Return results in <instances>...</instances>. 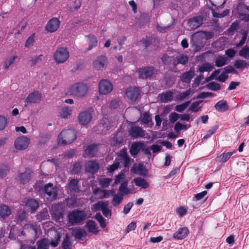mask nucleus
Returning a JSON list of instances; mask_svg holds the SVG:
<instances>
[{
  "mask_svg": "<svg viewBox=\"0 0 249 249\" xmlns=\"http://www.w3.org/2000/svg\"><path fill=\"white\" fill-rule=\"evenodd\" d=\"M87 228L89 232L95 233L97 234L98 232V231L96 227L95 222L91 220H88L86 224Z\"/></svg>",
  "mask_w": 249,
  "mask_h": 249,
  "instance_id": "2f4dec72",
  "label": "nucleus"
},
{
  "mask_svg": "<svg viewBox=\"0 0 249 249\" xmlns=\"http://www.w3.org/2000/svg\"><path fill=\"white\" fill-rule=\"evenodd\" d=\"M43 192L53 199H56L57 197L56 190L52 183H48L44 186Z\"/></svg>",
  "mask_w": 249,
  "mask_h": 249,
  "instance_id": "a211bd4d",
  "label": "nucleus"
},
{
  "mask_svg": "<svg viewBox=\"0 0 249 249\" xmlns=\"http://www.w3.org/2000/svg\"><path fill=\"white\" fill-rule=\"evenodd\" d=\"M112 180L110 178H102L100 179L99 182L103 188H106L109 185Z\"/></svg>",
  "mask_w": 249,
  "mask_h": 249,
  "instance_id": "4d7b16f0",
  "label": "nucleus"
},
{
  "mask_svg": "<svg viewBox=\"0 0 249 249\" xmlns=\"http://www.w3.org/2000/svg\"><path fill=\"white\" fill-rule=\"evenodd\" d=\"M234 153V152H229L224 153L221 154L218 158L219 159L220 161L222 162H226Z\"/></svg>",
  "mask_w": 249,
  "mask_h": 249,
  "instance_id": "49530a36",
  "label": "nucleus"
},
{
  "mask_svg": "<svg viewBox=\"0 0 249 249\" xmlns=\"http://www.w3.org/2000/svg\"><path fill=\"white\" fill-rule=\"evenodd\" d=\"M52 214L56 218L60 219L63 217L64 208L59 204H55L52 207Z\"/></svg>",
  "mask_w": 249,
  "mask_h": 249,
  "instance_id": "6ab92c4d",
  "label": "nucleus"
},
{
  "mask_svg": "<svg viewBox=\"0 0 249 249\" xmlns=\"http://www.w3.org/2000/svg\"><path fill=\"white\" fill-rule=\"evenodd\" d=\"M72 110L69 107H66L62 108L60 116L62 118H68L71 114Z\"/></svg>",
  "mask_w": 249,
  "mask_h": 249,
  "instance_id": "37998d69",
  "label": "nucleus"
},
{
  "mask_svg": "<svg viewBox=\"0 0 249 249\" xmlns=\"http://www.w3.org/2000/svg\"><path fill=\"white\" fill-rule=\"evenodd\" d=\"M85 153L89 157H94L98 152V145L96 144H91L88 145L85 149Z\"/></svg>",
  "mask_w": 249,
  "mask_h": 249,
  "instance_id": "b1692460",
  "label": "nucleus"
},
{
  "mask_svg": "<svg viewBox=\"0 0 249 249\" xmlns=\"http://www.w3.org/2000/svg\"><path fill=\"white\" fill-rule=\"evenodd\" d=\"M17 56H11L10 58H9L7 60H6L5 61L4 64L5 69H8L10 66L14 63L15 59L17 58Z\"/></svg>",
  "mask_w": 249,
  "mask_h": 249,
  "instance_id": "13d9d810",
  "label": "nucleus"
},
{
  "mask_svg": "<svg viewBox=\"0 0 249 249\" xmlns=\"http://www.w3.org/2000/svg\"><path fill=\"white\" fill-rule=\"evenodd\" d=\"M41 94L38 91H34L27 97L25 102L31 104L38 103L41 100Z\"/></svg>",
  "mask_w": 249,
  "mask_h": 249,
  "instance_id": "dca6fc26",
  "label": "nucleus"
},
{
  "mask_svg": "<svg viewBox=\"0 0 249 249\" xmlns=\"http://www.w3.org/2000/svg\"><path fill=\"white\" fill-rule=\"evenodd\" d=\"M191 103L190 101H188L184 102V103L176 106V110L179 112H182L183 111L190 105Z\"/></svg>",
  "mask_w": 249,
  "mask_h": 249,
  "instance_id": "864d4df0",
  "label": "nucleus"
},
{
  "mask_svg": "<svg viewBox=\"0 0 249 249\" xmlns=\"http://www.w3.org/2000/svg\"><path fill=\"white\" fill-rule=\"evenodd\" d=\"M202 103V101L201 100L193 102L189 107V109L194 112H198L200 108V107H198V106Z\"/></svg>",
  "mask_w": 249,
  "mask_h": 249,
  "instance_id": "603ef678",
  "label": "nucleus"
},
{
  "mask_svg": "<svg viewBox=\"0 0 249 249\" xmlns=\"http://www.w3.org/2000/svg\"><path fill=\"white\" fill-rule=\"evenodd\" d=\"M121 157L124 160V167H128L130 162V158L126 153H124Z\"/></svg>",
  "mask_w": 249,
  "mask_h": 249,
  "instance_id": "e2e57ef3",
  "label": "nucleus"
},
{
  "mask_svg": "<svg viewBox=\"0 0 249 249\" xmlns=\"http://www.w3.org/2000/svg\"><path fill=\"white\" fill-rule=\"evenodd\" d=\"M140 92L141 91L139 88L131 87L126 89L125 94L131 101L135 102L140 96Z\"/></svg>",
  "mask_w": 249,
  "mask_h": 249,
  "instance_id": "f8f14e48",
  "label": "nucleus"
},
{
  "mask_svg": "<svg viewBox=\"0 0 249 249\" xmlns=\"http://www.w3.org/2000/svg\"><path fill=\"white\" fill-rule=\"evenodd\" d=\"M107 63V57L105 56L101 55L98 57L96 59L93 61V66L96 70H101L106 67Z\"/></svg>",
  "mask_w": 249,
  "mask_h": 249,
  "instance_id": "2eb2a0df",
  "label": "nucleus"
},
{
  "mask_svg": "<svg viewBox=\"0 0 249 249\" xmlns=\"http://www.w3.org/2000/svg\"><path fill=\"white\" fill-rule=\"evenodd\" d=\"M87 217V213L83 210H75L68 213V218L71 225L81 224Z\"/></svg>",
  "mask_w": 249,
  "mask_h": 249,
  "instance_id": "7ed1b4c3",
  "label": "nucleus"
},
{
  "mask_svg": "<svg viewBox=\"0 0 249 249\" xmlns=\"http://www.w3.org/2000/svg\"><path fill=\"white\" fill-rule=\"evenodd\" d=\"M92 115L89 111L86 110L80 112L78 116L79 123L81 125H87L92 120Z\"/></svg>",
  "mask_w": 249,
  "mask_h": 249,
  "instance_id": "9b49d317",
  "label": "nucleus"
},
{
  "mask_svg": "<svg viewBox=\"0 0 249 249\" xmlns=\"http://www.w3.org/2000/svg\"><path fill=\"white\" fill-rule=\"evenodd\" d=\"M10 166L7 163L0 164V178H3L6 177L9 172Z\"/></svg>",
  "mask_w": 249,
  "mask_h": 249,
  "instance_id": "473e14b6",
  "label": "nucleus"
},
{
  "mask_svg": "<svg viewBox=\"0 0 249 249\" xmlns=\"http://www.w3.org/2000/svg\"><path fill=\"white\" fill-rule=\"evenodd\" d=\"M82 164L80 162H77L73 164L72 169L71 170L72 174H78L81 173Z\"/></svg>",
  "mask_w": 249,
  "mask_h": 249,
  "instance_id": "79ce46f5",
  "label": "nucleus"
},
{
  "mask_svg": "<svg viewBox=\"0 0 249 249\" xmlns=\"http://www.w3.org/2000/svg\"><path fill=\"white\" fill-rule=\"evenodd\" d=\"M174 25L169 24L166 26H162L160 25H158L157 26V29L158 31L161 33H165L167 31L172 29L173 28Z\"/></svg>",
  "mask_w": 249,
  "mask_h": 249,
  "instance_id": "6e6d98bb",
  "label": "nucleus"
},
{
  "mask_svg": "<svg viewBox=\"0 0 249 249\" xmlns=\"http://www.w3.org/2000/svg\"><path fill=\"white\" fill-rule=\"evenodd\" d=\"M218 129V126L217 125H215L213 126V128L209 130L206 135H205L203 138L202 140L207 139L208 138H210L211 135L214 134L216 131H217Z\"/></svg>",
  "mask_w": 249,
  "mask_h": 249,
  "instance_id": "bf43d9fd",
  "label": "nucleus"
},
{
  "mask_svg": "<svg viewBox=\"0 0 249 249\" xmlns=\"http://www.w3.org/2000/svg\"><path fill=\"white\" fill-rule=\"evenodd\" d=\"M8 119L5 116L0 115V131L4 130L8 124Z\"/></svg>",
  "mask_w": 249,
  "mask_h": 249,
  "instance_id": "de8ad7c7",
  "label": "nucleus"
},
{
  "mask_svg": "<svg viewBox=\"0 0 249 249\" xmlns=\"http://www.w3.org/2000/svg\"><path fill=\"white\" fill-rule=\"evenodd\" d=\"M213 95V94L212 92H202L197 95V96L196 97V99L206 98L212 97ZM195 98V97L194 98V99Z\"/></svg>",
  "mask_w": 249,
  "mask_h": 249,
  "instance_id": "680f3d73",
  "label": "nucleus"
},
{
  "mask_svg": "<svg viewBox=\"0 0 249 249\" xmlns=\"http://www.w3.org/2000/svg\"><path fill=\"white\" fill-rule=\"evenodd\" d=\"M144 146V143L142 142H134L132 143L130 148V153L132 156L137 155L142 148Z\"/></svg>",
  "mask_w": 249,
  "mask_h": 249,
  "instance_id": "aec40b11",
  "label": "nucleus"
},
{
  "mask_svg": "<svg viewBox=\"0 0 249 249\" xmlns=\"http://www.w3.org/2000/svg\"><path fill=\"white\" fill-rule=\"evenodd\" d=\"M30 143V139L25 136L18 137L14 142V146L18 150L26 149Z\"/></svg>",
  "mask_w": 249,
  "mask_h": 249,
  "instance_id": "6e6552de",
  "label": "nucleus"
},
{
  "mask_svg": "<svg viewBox=\"0 0 249 249\" xmlns=\"http://www.w3.org/2000/svg\"><path fill=\"white\" fill-rule=\"evenodd\" d=\"M174 92L171 90L162 93L160 95V100L162 103H168L173 100Z\"/></svg>",
  "mask_w": 249,
  "mask_h": 249,
  "instance_id": "cd10ccee",
  "label": "nucleus"
},
{
  "mask_svg": "<svg viewBox=\"0 0 249 249\" xmlns=\"http://www.w3.org/2000/svg\"><path fill=\"white\" fill-rule=\"evenodd\" d=\"M123 195L120 194L114 195L112 200V204L114 206H116L120 204L123 199Z\"/></svg>",
  "mask_w": 249,
  "mask_h": 249,
  "instance_id": "a19ab883",
  "label": "nucleus"
},
{
  "mask_svg": "<svg viewBox=\"0 0 249 249\" xmlns=\"http://www.w3.org/2000/svg\"><path fill=\"white\" fill-rule=\"evenodd\" d=\"M213 69V66L209 63H205L202 64L198 68V71L200 72L205 71L210 72Z\"/></svg>",
  "mask_w": 249,
  "mask_h": 249,
  "instance_id": "ea45409f",
  "label": "nucleus"
},
{
  "mask_svg": "<svg viewBox=\"0 0 249 249\" xmlns=\"http://www.w3.org/2000/svg\"><path fill=\"white\" fill-rule=\"evenodd\" d=\"M156 72L157 71L153 66L144 67L139 70V77L142 79H147Z\"/></svg>",
  "mask_w": 249,
  "mask_h": 249,
  "instance_id": "39448f33",
  "label": "nucleus"
},
{
  "mask_svg": "<svg viewBox=\"0 0 249 249\" xmlns=\"http://www.w3.org/2000/svg\"><path fill=\"white\" fill-rule=\"evenodd\" d=\"M33 172L30 169H26L25 172L19 174L18 178L21 184H25L29 182L31 179Z\"/></svg>",
  "mask_w": 249,
  "mask_h": 249,
  "instance_id": "f3484780",
  "label": "nucleus"
},
{
  "mask_svg": "<svg viewBox=\"0 0 249 249\" xmlns=\"http://www.w3.org/2000/svg\"><path fill=\"white\" fill-rule=\"evenodd\" d=\"M78 182L79 181L77 179L72 178L70 180L68 184V187L71 192L75 193L79 192L80 189Z\"/></svg>",
  "mask_w": 249,
  "mask_h": 249,
  "instance_id": "bb28decb",
  "label": "nucleus"
},
{
  "mask_svg": "<svg viewBox=\"0 0 249 249\" xmlns=\"http://www.w3.org/2000/svg\"><path fill=\"white\" fill-rule=\"evenodd\" d=\"M95 218L99 223L101 228H105L106 227L105 219L100 213H97L95 215Z\"/></svg>",
  "mask_w": 249,
  "mask_h": 249,
  "instance_id": "3c124183",
  "label": "nucleus"
},
{
  "mask_svg": "<svg viewBox=\"0 0 249 249\" xmlns=\"http://www.w3.org/2000/svg\"><path fill=\"white\" fill-rule=\"evenodd\" d=\"M98 89L100 94L106 95L112 90L113 86L108 80L103 79L99 83Z\"/></svg>",
  "mask_w": 249,
  "mask_h": 249,
  "instance_id": "1a4fd4ad",
  "label": "nucleus"
},
{
  "mask_svg": "<svg viewBox=\"0 0 249 249\" xmlns=\"http://www.w3.org/2000/svg\"><path fill=\"white\" fill-rule=\"evenodd\" d=\"M133 180L137 186L141 187L142 189H147L149 186V183L143 178H136Z\"/></svg>",
  "mask_w": 249,
  "mask_h": 249,
  "instance_id": "c85d7f7f",
  "label": "nucleus"
},
{
  "mask_svg": "<svg viewBox=\"0 0 249 249\" xmlns=\"http://www.w3.org/2000/svg\"><path fill=\"white\" fill-rule=\"evenodd\" d=\"M188 57L187 55L181 54L176 57V62H174V65L176 66L178 64L185 65L188 62Z\"/></svg>",
  "mask_w": 249,
  "mask_h": 249,
  "instance_id": "f704fd0d",
  "label": "nucleus"
},
{
  "mask_svg": "<svg viewBox=\"0 0 249 249\" xmlns=\"http://www.w3.org/2000/svg\"><path fill=\"white\" fill-rule=\"evenodd\" d=\"M189 232V229L187 227H181L173 234V238L176 240H182L188 236Z\"/></svg>",
  "mask_w": 249,
  "mask_h": 249,
  "instance_id": "4468645a",
  "label": "nucleus"
},
{
  "mask_svg": "<svg viewBox=\"0 0 249 249\" xmlns=\"http://www.w3.org/2000/svg\"><path fill=\"white\" fill-rule=\"evenodd\" d=\"M234 66L236 69H242L248 68L249 67V64H248L245 60H237L234 62Z\"/></svg>",
  "mask_w": 249,
  "mask_h": 249,
  "instance_id": "4c0bfd02",
  "label": "nucleus"
},
{
  "mask_svg": "<svg viewBox=\"0 0 249 249\" xmlns=\"http://www.w3.org/2000/svg\"><path fill=\"white\" fill-rule=\"evenodd\" d=\"M120 165V163L118 161L115 162L113 163L112 165H110L109 167L107 168L108 172L111 173L117 169Z\"/></svg>",
  "mask_w": 249,
  "mask_h": 249,
  "instance_id": "0e129e2a",
  "label": "nucleus"
},
{
  "mask_svg": "<svg viewBox=\"0 0 249 249\" xmlns=\"http://www.w3.org/2000/svg\"><path fill=\"white\" fill-rule=\"evenodd\" d=\"M35 41V35L34 34L30 36L26 41L25 46L27 48L30 47L31 45H33V42Z\"/></svg>",
  "mask_w": 249,
  "mask_h": 249,
  "instance_id": "774afa93",
  "label": "nucleus"
},
{
  "mask_svg": "<svg viewBox=\"0 0 249 249\" xmlns=\"http://www.w3.org/2000/svg\"><path fill=\"white\" fill-rule=\"evenodd\" d=\"M89 89V87L87 84L77 83L70 87L69 91L71 95L81 99L87 95Z\"/></svg>",
  "mask_w": 249,
  "mask_h": 249,
  "instance_id": "f257e3e1",
  "label": "nucleus"
},
{
  "mask_svg": "<svg viewBox=\"0 0 249 249\" xmlns=\"http://www.w3.org/2000/svg\"><path fill=\"white\" fill-rule=\"evenodd\" d=\"M89 47L87 49L88 51L91 50L97 45V39L96 36L93 35H89L88 36Z\"/></svg>",
  "mask_w": 249,
  "mask_h": 249,
  "instance_id": "72a5a7b5",
  "label": "nucleus"
},
{
  "mask_svg": "<svg viewBox=\"0 0 249 249\" xmlns=\"http://www.w3.org/2000/svg\"><path fill=\"white\" fill-rule=\"evenodd\" d=\"M50 244L48 240L43 238L38 240L36 242L37 248L36 249H49L48 247Z\"/></svg>",
  "mask_w": 249,
  "mask_h": 249,
  "instance_id": "e433bc0d",
  "label": "nucleus"
},
{
  "mask_svg": "<svg viewBox=\"0 0 249 249\" xmlns=\"http://www.w3.org/2000/svg\"><path fill=\"white\" fill-rule=\"evenodd\" d=\"M142 121L145 124H148L150 121L149 114L145 112H144L142 117Z\"/></svg>",
  "mask_w": 249,
  "mask_h": 249,
  "instance_id": "338daca9",
  "label": "nucleus"
},
{
  "mask_svg": "<svg viewBox=\"0 0 249 249\" xmlns=\"http://www.w3.org/2000/svg\"><path fill=\"white\" fill-rule=\"evenodd\" d=\"M195 72L192 70L183 72L180 76V81L182 82L189 84L192 79L195 76Z\"/></svg>",
  "mask_w": 249,
  "mask_h": 249,
  "instance_id": "5701e85b",
  "label": "nucleus"
},
{
  "mask_svg": "<svg viewBox=\"0 0 249 249\" xmlns=\"http://www.w3.org/2000/svg\"><path fill=\"white\" fill-rule=\"evenodd\" d=\"M239 54L246 59H249V47H244L239 51Z\"/></svg>",
  "mask_w": 249,
  "mask_h": 249,
  "instance_id": "5fc2aeb1",
  "label": "nucleus"
},
{
  "mask_svg": "<svg viewBox=\"0 0 249 249\" xmlns=\"http://www.w3.org/2000/svg\"><path fill=\"white\" fill-rule=\"evenodd\" d=\"M76 131L73 129L63 130L58 136V143L66 145L72 143L76 139Z\"/></svg>",
  "mask_w": 249,
  "mask_h": 249,
  "instance_id": "f03ea898",
  "label": "nucleus"
},
{
  "mask_svg": "<svg viewBox=\"0 0 249 249\" xmlns=\"http://www.w3.org/2000/svg\"><path fill=\"white\" fill-rule=\"evenodd\" d=\"M192 90L190 89H187L185 91L180 92L177 96V98L178 100L180 101H183L187 98L191 94Z\"/></svg>",
  "mask_w": 249,
  "mask_h": 249,
  "instance_id": "a18cd8bd",
  "label": "nucleus"
},
{
  "mask_svg": "<svg viewBox=\"0 0 249 249\" xmlns=\"http://www.w3.org/2000/svg\"><path fill=\"white\" fill-rule=\"evenodd\" d=\"M215 109L219 112H225L229 109V106L227 101L224 100H221L217 102L214 105Z\"/></svg>",
  "mask_w": 249,
  "mask_h": 249,
  "instance_id": "a878e982",
  "label": "nucleus"
},
{
  "mask_svg": "<svg viewBox=\"0 0 249 249\" xmlns=\"http://www.w3.org/2000/svg\"><path fill=\"white\" fill-rule=\"evenodd\" d=\"M60 23L59 18H53L47 22L45 30L48 33H54L59 28Z\"/></svg>",
  "mask_w": 249,
  "mask_h": 249,
  "instance_id": "423d86ee",
  "label": "nucleus"
},
{
  "mask_svg": "<svg viewBox=\"0 0 249 249\" xmlns=\"http://www.w3.org/2000/svg\"><path fill=\"white\" fill-rule=\"evenodd\" d=\"M99 169V164L96 160H89L85 164V170L87 172L94 174Z\"/></svg>",
  "mask_w": 249,
  "mask_h": 249,
  "instance_id": "ddd939ff",
  "label": "nucleus"
},
{
  "mask_svg": "<svg viewBox=\"0 0 249 249\" xmlns=\"http://www.w3.org/2000/svg\"><path fill=\"white\" fill-rule=\"evenodd\" d=\"M53 57L56 63H63L69 58V53L67 48L61 47L55 51Z\"/></svg>",
  "mask_w": 249,
  "mask_h": 249,
  "instance_id": "20e7f679",
  "label": "nucleus"
},
{
  "mask_svg": "<svg viewBox=\"0 0 249 249\" xmlns=\"http://www.w3.org/2000/svg\"><path fill=\"white\" fill-rule=\"evenodd\" d=\"M125 175L124 173H119L118 175L115 177L113 185H117L121 182H123L125 179Z\"/></svg>",
  "mask_w": 249,
  "mask_h": 249,
  "instance_id": "c03bdc74",
  "label": "nucleus"
},
{
  "mask_svg": "<svg viewBox=\"0 0 249 249\" xmlns=\"http://www.w3.org/2000/svg\"><path fill=\"white\" fill-rule=\"evenodd\" d=\"M174 129L176 132L178 133L181 130H187V127L186 125L182 124L179 122H178L175 125Z\"/></svg>",
  "mask_w": 249,
  "mask_h": 249,
  "instance_id": "052dcab7",
  "label": "nucleus"
},
{
  "mask_svg": "<svg viewBox=\"0 0 249 249\" xmlns=\"http://www.w3.org/2000/svg\"><path fill=\"white\" fill-rule=\"evenodd\" d=\"M189 23L192 28H197L202 24L203 18L200 16L195 17L189 19Z\"/></svg>",
  "mask_w": 249,
  "mask_h": 249,
  "instance_id": "4be33fe9",
  "label": "nucleus"
},
{
  "mask_svg": "<svg viewBox=\"0 0 249 249\" xmlns=\"http://www.w3.org/2000/svg\"><path fill=\"white\" fill-rule=\"evenodd\" d=\"M25 206L27 210L32 213L35 212L39 207L38 201L34 199H29L27 201Z\"/></svg>",
  "mask_w": 249,
  "mask_h": 249,
  "instance_id": "393cba45",
  "label": "nucleus"
},
{
  "mask_svg": "<svg viewBox=\"0 0 249 249\" xmlns=\"http://www.w3.org/2000/svg\"><path fill=\"white\" fill-rule=\"evenodd\" d=\"M108 204L104 201H98L92 206V210L94 212L102 210Z\"/></svg>",
  "mask_w": 249,
  "mask_h": 249,
  "instance_id": "58836bf2",
  "label": "nucleus"
},
{
  "mask_svg": "<svg viewBox=\"0 0 249 249\" xmlns=\"http://www.w3.org/2000/svg\"><path fill=\"white\" fill-rule=\"evenodd\" d=\"M61 247L63 249H71L72 248V243L70 240L69 235L68 233L66 234L63 239Z\"/></svg>",
  "mask_w": 249,
  "mask_h": 249,
  "instance_id": "c9c22d12",
  "label": "nucleus"
},
{
  "mask_svg": "<svg viewBox=\"0 0 249 249\" xmlns=\"http://www.w3.org/2000/svg\"><path fill=\"white\" fill-rule=\"evenodd\" d=\"M229 59L227 57L218 55L215 61V65L217 67H222L229 63Z\"/></svg>",
  "mask_w": 249,
  "mask_h": 249,
  "instance_id": "c756f323",
  "label": "nucleus"
},
{
  "mask_svg": "<svg viewBox=\"0 0 249 249\" xmlns=\"http://www.w3.org/2000/svg\"><path fill=\"white\" fill-rule=\"evenodd\" d=\"M131 172L145 177L148 175V170L142 163H134L131 168Z\"/></svg>",
  "mask_w": 249,
  "mask_h": 249,
  "instance_id": "9d476101",
  "label": "nucleus"
},
{
  "mask_svg": "<svg viewBox=\"0 0 249 249\" xmlns=\"http://www.w3.org/2000/svg\"><path fill=\"white\" fill-rule=\"evenodd\" d=\"M127 185H128V181L126 180H124L123 181L120 187H119V191L123 193L124 194L127 195L129 193V189L127 188Z\"/></svg>",
  "mask_w": 249,
  "mask_h": 249,
  "instance_id": "09e8293b",
  "label": "nucleus"
},
{
  "mask_svg": "<svg viewBox=\"0 0 249 249\" xmlns=\"http://www.w3.org/2000/svg\"><path fill=\"white\" fill-rule=\"evenodd\" d=\"M180 118V115L174 112L170 114V121L171 123H174Z\"/></svg>",
  "mask_w": 249,
  "mask_h": 249,
  "instance_id": "69168bd1",
  "label": "nucleus"
},
{
  "mask_svg": "<svg viewBox=\"0 0 249 249\" xmlns=\"http://www.w3.org/2000/svg\"><path fill=\"white\" fill-rule=\"evenodd\" d=\"M11 214L10 208L4 204L0 205V216L4 218Z\"/></svg>",
  "mask_w": 249,
  "mask_h": 249,
  "instance_id": "7c9ffc66",
  "label": "nucleus"
},
{
  "mask_svg": "<svg viewBox=\"0 0 249 249\" xmlns=\"http://www.w3.org/2000/svg\"><path fill=\"white\" fill-rule=\"evenodd\" d=\"M207 88L209 89L217 91L221 89V86L219 84L215 82H211L207 85Z\"/></svg>",
  "mask_w": 249,
  "mask_h": 249,
  "instance_id": "8fccbe9b",
  "label": "nucleus"
},
{
  "mask_svg": "<svg viewBox=\"0 0 249 249\" xmlns=\"http://www.w3.org/2000/svg\"><path fill=\"white\" fill-rule=\"evenodd\" d=\"M71 234L75 238L81 239L87 235L86 231L83 228H75L72 229Z\"/></svg>",
  "mask_w": 249,
  "mask_h": 249,
  "instance_id": "412c9836",
  "label": "nucleus"
},
{
  "mask_svg": "<svg viewBox=\"0 0 249 249\" xmlns=\"http://www.w3.org/2000/svg\"><path fill=\"white\" fill-rule=\"evenodd\" d=\"M128 134L133 139L143 138L145 136V131L140 126L132 124L128 130Z\"/></svg>",
  "mask_w": 249,
  "mask_h": 249,
  "instance_id": "0eeeda50",
  "label": "nucleus"
}]
</instances>
